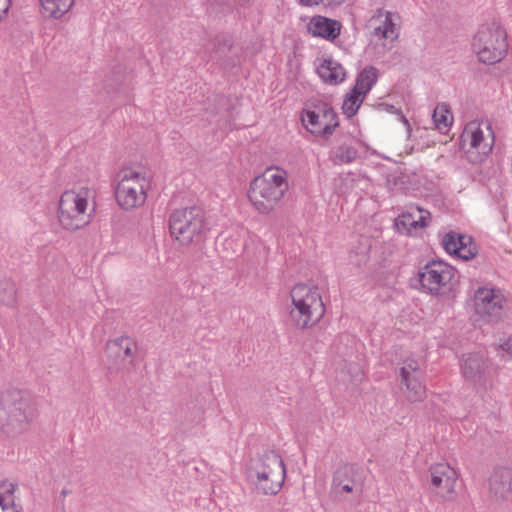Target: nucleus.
<instances>
[{"mask_svg":"<svg viewBox=\"0 0 512 512\" xmlns=\"http://www.w3.org/2000/svg\"><path fill=\"white\" fill-rule=\"evenodd\" d=\"M37 414L31 394L22 389L7 388L0 393V431L14 437L27 431Z\"/></svg>","mask_w":512,"mask_h":512,"instance_id":"f257e3e1","label":"nucleus"},{"mask_svg":"<svg viewBox=\"0 0 512 512\" xmlns=\"http://www.w3.org/2000/svg\"><path fill=\"white\" fill-rule=\"evenodd\" d=\"M288 189V173L280 167L271 166L251 181L248 198L260 214H269L282 201Z\"/></svg>","mask_w":512,"mask_h":512,"instance_id":"f03ea898","label":"nucleus"},{"mask_svg":"<svg viewBox=\"0 0 512 512\" xmlns=\"http://www.w3.org/2000/svg\"><path fill=\"white\" fill-rule=\"evenodd\" d=\"M293 307L289 311L292 325L306 329L318 323L325 314L319 288L316 285L298 283L290 291Z\"/></svg>","mask_w":512,"mask_h":512,"instance_id":"7ed1b4c3","label":"nucleus"},{"mask_svg":"<svg viewBox=\"0 0 512 512\" xmlns=\"http://www.w3.org/2000/svg\"><path fill=\"white\" fill-rule=\"evenodd\" d=\"M169 230L182 245L201 241L209 230L205 211L199 206L174 210L169 216Z\"/></svg>","mask_w":512,"mask_h":512,"instance_id":"20e7f679","label":"nucleus"},{"mask_svg":"<svg viewBox=\"0 0 512 512\" xmlns=\"http://www.w3.org/2000/svg\"><path fill=\"white\" fill-rule=\"evenodd\" d=\"M472 49L485 64L500 62L508 50L506 30L496 21L481 25L473 37Z\"/></svg>","mask_w":512,"mask_h":512,"instance_id":"39448f33","label":"nucleus"},{"mask_svg":"<svg viewBox=\"0 0 512 512\" xmlns=\"http://www.w3.org/2000/svg\"><path fill=\"white\" fill-rule=\"evenodd\" d=\"M421 290L433 296L449 295L459 283L457 270L443 261H430L419 269Z\"/></svg>","mask_w":512,"mask_h":512,"instance_id":"423d86ee","label":"nucleus"},{"mask_svg":"<svg viewBox=\"0 0 512 512\" xmlns=\"http://www.w3.org/2000/svg\"><path fill=\"white\" fill-rule=\"evenodd\" d=\"M88 194L87 188H81L79 191H65L61 195L57 216L65 230L76 231L90 223V214L87 212Z\"/></svg>","mask_w":512,"mask_h":512,"instance_id":"0eeeda50","label":"nucleus"},{"mask_svg":"<svg viewBox=\"0 0 512 512\" xmlns=\"http://www.w3.org/2000/svg\"><path fill=\"white\" fill-rule=\"evenodd\" d=\"M118 176L119 182L115 190L118 205L124 210H132L143 205L150 187L146 175L133 169H123Z\"/></svg>","mask_w":512,"mask_h":512,"instance_id":"6e6552de","label":"nucleus"},{"mask_svg":"<svg viewBox=\"0 0 512 512\" xmlns=\"http://www.w3.org/2000/svg\"><path fill=\"white\" fill-rule=\"evenodd\" d=\"M304 127L316 136L328 138L338 127V115L332 106L322 100H311L301 112Z\"/></svg>","mask_w":512,"mask_h":512,"instance_id":"1a4fd4ad","label":"nucleus"},{"mask_svg":"<svg viewBox=\"0 0 512 512\" xmlns=\"http://www.w3.org/2000/svg\"><path fill=\"white\" fill-rule=\"evenodd\" d=\"M487 135L477 121L469 122L461 135L463 144H469V149L466 151L468 159L473 162H482L488 154L492 151L494 145V133L490 126H486Z\"/></svg>","mask_w":512,"mask_h":512,"instance_id":"9d476101","label":"nucleus"},{"mask_svg":"<svg viewBox=\"0 0 512 512\" xmlns=\"http://www.w3.org/2000/svg\"><path fill=\"white\" fill-rule=\"evenodd\" d=\"M400 389L404 397L411 403L421 402L426 397V387L423 383V371L415 359L403 362L399 371Z\"/></svg>","mask_w":512,"mask_h":512,"instance_id":"9b49d317","label":"nucleus"},{"mask_svg":"<svg viewBox=\"0 0 512 512\" xmlns=\"http://www.w3.org/2000/svg\"><path fill=\"white\" fill-rule=\"evenodd\" d=\"M270 473L274 486L278 481H285L286 468L281 456L274 450H265L256 460L251 462L248 469V476L251 480L254 477L264 478Z\"/></svg>","mask_w":512,"mask_h":512,"instance_id":"f8f14e48","label":"nucleus"},{"mask_svg":"<svg viewBox=\"0 0 512 512\" xmlns=\"http://www.w3.org/2000/svg\"><path fill=\"white\" fill-rule=\"evenodd\" d=\"M476 313L488 322H498L504 314V297L500 290L480 287L474 295Z\"/></svg>","mask_w":512,"mask_h":512,"instance_id":"ddd939ff","label":"nucleus"},{"mask_svg":"<svg viewBox=\"0 0 512 512\" xmlns=\"http://www.w3.org/2000/svg\"><path fill=\"white\" fill-rule=\"evenodd\" d=\"M431 486L435 494L443 501H453L456 498L455 485L457 472L447 463H437L430 467Z\"/></svg>","mask_w":512,"mask_h":512,"instance_id":"4468645a","label":"nucleus"},{"mask_svg":"<svg viewBox=\"0 0 512 512\" xmlns=\"http://www.w3.org/2000/svg\"><path fill=\"white\" fill-rule=\"evenodd\" d=\"M332 489L336 495L362 493L361 470L353 464L340 466L333 474Z\"/></svg>","mask_w":512,"mask_h":512,"instance_id":"2eb2a0df","label":"nucleus"},{"mask_svg":"<svg viewBox=\"0 0 512 512\" xmlns=\"http://www.w3.org/2000/svg\"><path fill=\"white\" fill-rule=\"evenodd\" d=\"M445 251L456 255L458 258L468 261L473 259L477 253V247L471 236L450 231L442 239Z\"/></svg>","mask_w":512,"mask_h":512,"instance_id":"dca6fc26","label":"nucleus"},{"mask_svg":"<svg viewBox=\"0 0 512 512\" xmlns=\"http://www.w3.org/2000/svg\"><path fill=\"white\" fill-rule=\"evenodd\" d=\"M399 17L397 14L378 10L377 13L371 18L370 24L373 26L372 34L379 39L395 40L399 36L396 20Z\"/></svg>","mask_w":512,"mask_h":512,"instance_id":"f3484780","label":"nucleus"},{"mask_svg":"<svg viewBox=\"0 0 512 512\" xmlns=\"http://www.w3.org/2000/svg\"><path fill=\"white\" fill-rule=\"evenodd\" d=\"M430 212L420 207L412 208L403 212L395 221V225L399 232L411 233L418 228H424L429 225Z\"/></svg>","mask_w":512,"mask_h":512,"instance_id":"a211bd4d","label":"nucleus"},{"mask_svg":"<svg viewBox=\"0 0 512 512\" xmlns=\"http://www.w3.org/2000/svg\"><path fill=\"white\" fill-rule=\"evenodd\" d=\"M342 25L339 21L321 15L311 18L308 23V31L314 37H320L328 41L335 40L341 33Z\"/></svg>","mask_w":512,"mask_h":512,"instance_id":"6ab92c4d","label":"nucleus"},{"mask_svg":"<svg viewBox=\"0 0 512 512\" xmlns=\"http://www.w3.org/2000/svg\"><path fill=\"white\" fill-rule=\"evenodd\" d=\"M489 491L497 499L512 496V470L505 467L495 469L489 479Z\"/></svg>","mask_w":512,"mask_h":512,"instance_id":"aec40b11","label":"nucleus"},{"mask_svg":"<svg viewBox=\"0 0 512 512\" xmlns=\"http://www.w3.org/2000/svg\"><path fill=\"white\" fill-rule=\"evenodd\" d=\"M487 368V359L481 353L463 355L460 363L461 374L466 381L478 382Z\"/></svg>","mask_w":512,"mask_h":512,"instance_id":"412c9836","label":"nucleus"},{"mask_svg":"<svg viewBox=\"0 0 512 512\" xmlns=\"http://www.w3.org/2000/svg\"><path fill=\"white\" fill-rule=\"evenodd\" d=\"M137 342L127 335H122L106 344V352L109 358L125 360L132 358L137 352Z\"/></svg>","mask_w":512,"mask_h":512,"instance_id":"4be33fe9","label":"nucleus"},{"mask_svg":"<svg viewBox=\"0 0 512 512\" xmlns=\"http://www.w3.org/2000/svg\"><path fill=\"white\" fill-rule=\"evenodd\" d=\"M317 73L323 82L337 85L345 80L346 72L342 65L336 60L324 59L317 67Z\"/></svg>","mask_w":512,"mask_h":512,"instance_id":"5701e85b","label":"nucleus"},{"mask_svg":"<svg viewBox=\"0 0 512 512\" xmlns=\"http://www.w3.org/2000/svg\"><path fill=\"white\" fill-rule=\"evenodd\" d=\"M16 488L17 484L9 480L0 482V506L4 512H20V506L15 503Z\"/></svg>","mask_w":512,"mask_h":512,"instance_id":"b1692460","label":"nucleus"},{"mask_svg":"<svg viewBox=\"0 0 512 512\" xmlns=\"http://www.w3.org/2000/svg\"><path fill=\"white\" fill-rule=\"evenodd\" d=\"M378 69L374 66H366L356 77L354 89L367 95L378 80Z\"/></svg>","mask_w":512,"mask_h":512,"instance_id":"393cba45","label":"nucleus"},{"mask_svg":"<svg viewBox=\"0 0 512 512\" xmlns=\"http://www.w3.org/2000/svg\"><path fill=\"white\" fill-rule=\"evenodd\" d=\"M75 0H40L45 14L53 19H60L73 7Z\"/></svg>","mask_w":512,"mask_h":512,"instance_id":"a878e982","label":"nucleus"},{"mask_svg":"<svg viewBox=\"0 0 512 512\" xmlns=\"http://www.w3.org/2000/svg\"><path fill=\"white\" fill-rule=\"evenodd\" d=\"M358 157L357 149L350 144L342 143L331 154V160L336 165L352 163Z\"/></svg>","mask_w":512,"mask_h":512,"instance_id":"bb28decb","label":"nucleus"},{"mask_svg":"<svg viewBox=\"0 0 512 512\" xmlns=\"http://www.w3.org/2000/svg\"><path fill=\"white\" fill-rule=\"evenodd\" d=\"M365 97L366 96L361 94V92L352 88L351 91L349 93H347V95L345 96V99L343 101V105H342L343 113L348 118L355 116L356 113L358 112L361 104L363 103Z\"/></svg>","mask_w":512,"mask_h":512,"instance_id":"cd10ccee","label":"nucleus"},{"mask_svg":"<svg viewBox=\"0 0 512 512\" xmlns=\"http://www.w3.org/2000/svg\"><path fill=\"white\" fill-rule=\"evenodd\" d=\"M0 303L9 307L17 303V289L12 280L5 279L0 282Z\"/></svg>","mask_w":512,"mask_h":512,"instance_id":"c85d7f7f","label":"nucleus"},{"mask_svg":"<svg viewBox=\"0 0 512 512\" xmlns=\"http://www.w3.org/2000/svg\"><path fill=\"white\" fill-rule=\"evenodd\" d=\"M433 122L437 129H447L451 125L452 115L448 106L444 103L438 104L433 111Z\"/></svg>","mask_w":512,"mask_h":512,"instance_id":"c756f323","label":"nucleus"},{"mask_svg":"<svg viewBox=\"0 0 512 512\" xmlns=\"http://www.w3.org/2000/svg\"><path fill=\"white\" fill-rule=\"evenodd\" d=\"M272 479L273 478H271L269 473L267 474V477L264 478L254 477L253 481L259 492L263 493L264 495H276L282 488L284 481H278L276 486H274V482H272Z\"/></svg>","mask_w":512,"mask_h":512,"instance_id":"7c9ffc66","label":"nucleus"},{"mask_svg":"<svg viewBox=\"0 0 512 512\" xmlns=\"http://www.w3.org/2000/svg\"><path fill=\"white\" fill-rule=\"evenodd\" d=\"M345 0H300V3L304 6H316L323 4L324 6H339Z\"/></svg>","mask_w":512,"mask_h":512,"instance_id":"2f4dec72","label":"nucleus"},{"mask_svg":"<svg viewBox=\"0 0 512 512\" xmlns=\"http://www.w3.org/2000/svg\"><path fill=\"white\" fill-rule=\"evenodd\" d=\"M498 349L506 352L512 357V337H508L505 340H500V343L497 345Z\"/></svg>","mask_w":512,"mask_h":512,"instance_id":"473e14b6","label":"nucleus"},{"mask_svg":"<svg viewBox=\"0 0 512 512\" xmlns=\"http://www.w3.org/2000/svg\"><path fill=\"white\" fill-rule=\"evenodd\" d=\"M70 493H71V491H70V490H68L67 488H63V489L61 490V492H60L61 496H63V497H66V496H67L68 494H70Z\"/></svg>","mask_w":512,"mask_h":512,"instance_id":"72a5a7b5","label":"nucleus"},{"mask_svg":"<svg viewBox=\"0 0 512 512\" xmlns=\"http://www.w3.org/2000/svg\"><path fill=\"white\" fill-rule=\"evenodd\" d=\"M401 120L407 126L408 130H410L409 121L405 118V116L401 115Z\"/></svg>","mask_w":512,"mask_h":512,"instance_id":"f704fd0d","label":"nucleus"},{"mask_svg":"<svg viewBox=\"0 0 512 512\" xmlns=\"http://www.w3.org/2000/svg\"><path fill=\"white\" fill-rule=\"evenodd\" d=\"M388 111H393L395 107L393 105H385Z\"/></svg>","mask_w":512,"mask_h":512,"instance_id":"c9c22d12","label":"nucleus"},{"mask_svg":"<svg viewBox=\"0 0 512 512\" xmlns=\"http://www.w3.org/2000/svg\"><path fill=\"white\" fill-rule=\"evenodd\" d=\"M231 243H232L231 241L226 240V241H225V243H224V245H226V244L230 245Z\"/></svg>","mask_w":512,"mask_h":512,"instance_id":"e433bc0d","label":"nucleus"}]
</instances>
